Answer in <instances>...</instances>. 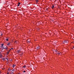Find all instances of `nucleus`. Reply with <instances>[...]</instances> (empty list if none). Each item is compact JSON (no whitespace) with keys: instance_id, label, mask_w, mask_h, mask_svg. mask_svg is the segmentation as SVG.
I'll return each instance as SVG.
<instances>
[{"instance_id":"obj_21","label":"nucleus","mask_w":74,"mask_h":74,"mask_svg":"<svg viewBox=\"0 0 74 74\" xmlns=\"http://www.w3.org/2000/svg\"><path fill=\"white\" fill-rule=\"evenodd\" d=\"M3 34H1V36H3Z\"/></svg>"},{"instance_id":"obj_3","label":"nucleus","mask_w":74,"mask_h":74,"mask_svg":"<svg viewBox=\"0 0 74 74\" xmlns=\"http://www.w3.org/2000/svg\"><path fill=\"white\" fill-rule=\"evenodd\" d=\"M16 53H21V50H19L17 51H16Z\"/></svg>"},{"instance_id":"obj_24","label":"nucleus","mask_w":74,"mask_h":74,"mask_svg":"<svg viewBox=\"0 0 74 74\" xmlns=\"http://www.w3.org/2000/svg\"><path fill=\"white\" fill-rule=\"evenodd\" d=\"M28 43H30V41H28Z\"/></svg>"},{"instance_id":"obj_15","label":"nucleus","mask_w":74,"mask_h":74,"mask_svg":"<svg viewBox=\"0 0 74 74\" xmlns=\"http://www.w3.org/2000/svg\"><path fill=\"white\" fill-rule=\"evenodd\" d=\"M23 67H24V68H25V67H26V66L25 65H24L23 66Z\"/></svg>"},{"instance_id":"obj_27","label":"nucleus","mask_w":74,"mask_h":74,"mask_svg":"<svg viewBox=\"0 0 74 74\" xmlns=\"http://www.w3.org/2000/svg\"><path fill=\"white\" fill-rule=\"evenodd\" d=\"M7 74H9V73L8 72V73H7Z\"/></svg>"},{"instance_id":"obj_2","label":"nucleus","mask_w":74,"mask_h":74,"mask_svg":"<svg viewBox=\"0 0 74 74\" xmlns=\"http://www.w3.org/2000/svg\"><path fill=\"white\" fill-rule=\"evenodd\" d=\"M40 48V47L38 46L36 47V49H39Z\"/></svg>"},{"instance_id":"obj_12","label":"nucleus","mask_w":74,"mask_h":74,"mask_svg":"<svg viewBox=\"0 0 74 74\" xmlns=\"http://www.w3.org/2000/svg\"><path fill=\"white\" fill-rule=\"evenodd\" d=\"M8 71H9V72L11 71V70H10V69H8Z\"/></svg>"},{"instance_id":"obj_22","label":"nucleus","mask_w":74,"mask_h":74,"mask_svg":"<svg viewBox=\"0 0 74 74\" xmlns=\"http://www.w3.org/2000/svg\"><path fill=\"white\" fill-rule=\"evenodd\" d=\"M18 4H20L21 3H20V2H18Z\"/></svg>"},{"instance_id":"obj_25","label":"nucleus","mask_w":74,"mask_h":74,"mask_svg":"<svg viewBox=\"0 0 74 74\" xmlns=\"http://www.w3.org/2000/svg\"><path fill=\"white\" fill-rule=\"evenodd\" d=\"M8 53H9V52L8 51L7 54H8Z\"/></svg>"},{"instance_id":"obj_16","label":"nucleus","mask_w":74,"mask_h":74,"mask_svg":"<svg viewBox=\"0 0 74 74\" xmlns=\"http://www.w3.org/2000/svg\"><path fill=\"white\" fill-rule=\"evenodd\" d=\"M54 51L55 52H57V51H56V50H55Z\"/></svg>"},{"instance_id":"obj_10","label":"nucleus","mask_w":74,"mask_h":74,"mask_svg":"<svg viewBox=\"0 0 74 74\" xmlns=\"http://www.w3.org/2000/svg\"><path fill=\"white\" fill-rule=\"evenodd\" d=\"M3 60H5V58H3Z\"/></svg>"},{"instance_id":"obj_5","label":"nucleus","mask_w":74,"mask_h":74,"mask_svg":"<svg viewBox=\"0 0 74 74\" xmlns=\"http://www.w3.org/2000/svg\"><path fill=\"white\" fill-rule=\"evenodd\" d=\"M60 53H61L60 52H59L58 53L57 52V53H56V54H57V55H60Z\"/></svg>"},{"instance_id":"obj_7","label":"nucleus","mask_w":74,"mask_h":74,"mask_svg":"<svg viewBox=\"0 0 74 74\" xmlns=\"http://www.w3.org/2000/svg\"><path fill=\"white\" fill-rule=\"evenodd\" d=\"M15 66H16V65L13 64V65L12 66L13 67V68H14V67H15Z\"/></svg>"},{"instance_id":"obj_17","label":"nucleus","mask_w":74,"mask_h":74,"mask_svg":"<svg viewBox=\"0 0 74 74\" xmlns=\"http://www.w3.org/2000/svg\"><path fill=\"white\" fill-rule=\"evenodd\" d=\"M11 49H13V48H11L10 50H9V51H10V50H11Z\"/></svg>"},{"instance_id":"obj_9","label":"nucleus","mask_w":74,"mask_h":74,"mask_svg":"<svg viewBox=\"0 0 74 74\" xmlns=\"http://www.w3.org/2000/svg\"><path fill=\"white\" fill-rule=\"evenodd\" d=\"M51 8H54V5H52Z\"/></svg>"},{"instance_id":"obj_13","label":"nucleus","mask_w":74,"mask_h":74,"mask_svg":"<svg viewBox=\"0 0 74 74\" xmlns=\"http://www.w3.org/2000/svg\"><path fill=\"white\" fill-rule=\"evenodd\" d=\"M6 41H8V38L6 39Z\"/></svg>"},{"instance_id":"obj_26","label":"nucleus","mask_w":74,"mask_h":74,"mask_svg":"<svg viewBox=\"0 0 74 74\" xmlns=\"http://www.w3.org/2000/svg\"><path fill=\"white\" fill-rule=\"evenodd\" d=\"M36 3H37V2H38V1H37V0H36Z\"/></svg>"},{"instance_id":"obj_14","label":"nucleus","mask_w":74,"mask_h":74,"mask_svg":"<svg viewBox=\"0 0 74 74\" xmlns=\"http://www.w3.org/2000/svg\"><path fill=\"white\" fill-rule=\"evenodd\" d=\"M2 57V56L0 54V58H1Z\"/></svg>"},{"instance_id":"obj_6","label":"nucleus","mask_w":74,"mask_h":74,"mask_svg":"<svg viewBox=\"0 0 74 74\" xmlns=\"http://www.w3.org/2000/svg\"><path fill=\"white\" fill-rule=\"evenodd\" d=\"M10 74H14V73L12 72H11L10 73Z\"/></svg>"},{"instance_id":"obj_11","label":"nucleus","mask_w":74,"mask_h":74,"mask_svg":"<svg viewBox=\"0 0 74 74\" xmlns=\"http://www.w3.org/2000/svg\"><path fill=\"white\" fill-rule=\"evenodd\" d=\"M10 43H8V44H7V45H10Z\"/></svg>"},{"instance_id":"obj_19","label":"nucleus","mask_w":74,"mask_h":74,"mask_svg":"<svg viewBox=\"0 0 74 74\" xmlns=\"http://www.w3.org/2000/svg\"><path fill=\"white\" fill-rule=\"evenodd\" d=\"M6 60H8V58H6Z\"/></svg>"},{"instance_id":"obj_4","label":"nucleus","mask_w":74,"mask_h":74,"mask_svg":"<svg viewBox=\"0 0 74 74\" xmlns=\"http://www.w3.org/2000/svg\"><path fill=\"white\" fill-rule=\"evenodd\" d=\"M2 48H3V49H7V48L5 47H4V46L2 47Z\"/></svg>"},{"instance_id":"obj_29","label":"nucleus","mask_w":74,"mask_h":74,"mask_svg":"<svg viewBox=\"0 0 74 74\" xmlns=\"http://www.w3.org/2000/svg\"><path fill=\"white\" fill-rule=\"evenodd\" d=\"M17 42L16 41H15V42Z\"/></svg>"},{"instance_id":"obj_18","label":"nucleus","mask_w":74,"mask_h":74,"mask_svg":"<svg viewBox=\"0 0 74 74\" xmlns=\"http://www.w3.org/2000/svg\"><path fill=\"white\" fill-rule=\"evenodd\" d=\"M23 72V73H26V71H24Z\"/></svg>"},{"instance_id":"obj_30","label":"nucleus","mask_w":74,"mask_h":74,"mask_svg":"<svg viewBox=\"0 0 74 74\" xmlns=\"http://www.w3.org/2000/svg\"><path fill=\"white\" fill-rule=\"evenodd\" d=\"M73 48H74V47H73Z\"/></svg>"},{"instance_id":"obj_20","label":"nucleus","mask_w":74,"mask_h":74,"mask_svg":"<svg viewBox=\"0 0 74 74\" xmlns=\"http://www.w3.org/2000/svg\"><path fill=\"white\" fill-rule=\"evenodd\" d=\"M14 71V70L13 69V70H12L11 71Z\"/></svg>"},{"instance_id":"obj_1","label":"nucleus","mask_w":74,"mask_h":74,"mask_svg":"<svg viewBox=\"0 0 74 74\" xmlns=\"http://www.w3.org/2000/svg\"><path fill=\"white\" fill-rule=\"evenodd\" d=\"M65 43H68V41L65 40L63 42V44H65Z\"/></svg>"},{"instance_id":"obj_28","label":"nucleus","mask_w":74,"mask_h":74,"mask_svg":"<svg viewBox=\"0 0 74 74\" xmlns=\"http://www.w3.org/2000/svg\"><path fill=\"white\" fill-rule=\"evenodd\" d=\"M46 10H47V11H48V8H47Z\"/></svg>"},{"instance_id":"obj_8","label":"nucleus","mask_w":74,"mask_h":74,"mask_svg":"<svg viewBox=\"0 0 74 74\" xmlns=\"http://www.w3.org/2000/svg\"><path fill=\"white\" fill-rule=\"evenodd\" d=\"M3 45H4V44H1V47H3Z\"/></svg>"},{"instance_id":"obj_23","label":"nucleus","mask_w":74,"mask_h":74,"mask_svg":"<svg viewBox=\"0 0 74 74\" xmlns=\"http://www.w3.org/2000/svg\"><path fill=\"white\" fill-rule=\"evenodd\" d=\"M17 6L18 7V6H19V4H18L17 5Z\"/></svg>"}]
</instances>
